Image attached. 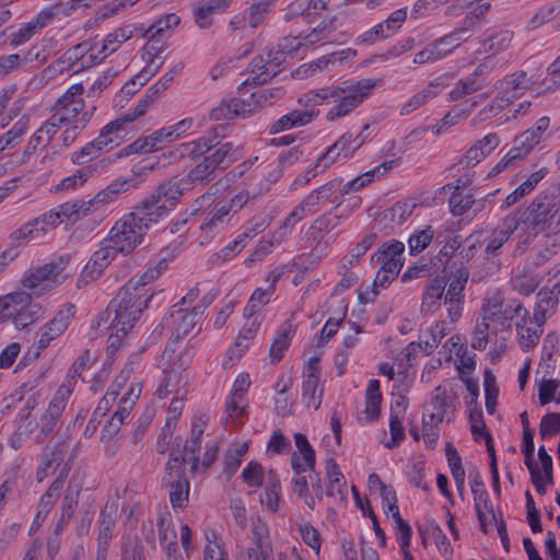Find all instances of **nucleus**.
<instances>
[{
	"mask_svg": "<svg viewBox=\"0 0 560 560\" xmlns=\"http://www.w3.org/2000/svg\"><path fill=\"white\" fill-rule=\"evenodd\" d=\"M375 85L376 81L373 79H363L353 84L343 82L340 85L310 91L299 98V103L306 108L325 103H335L326 114L328 121H335L349 115L360 106L372 93Z\"/></svg>",
	"mask_w": 560,
	"mask_h": 560,
	"instance_id": "obj_1",
	"label": "nucleus"
},
{
	"mask_svg": "<svg viewBox=\"0 0 560 560\" xmlns=\"http://www.w3.org/2000/svg\"><path fill=\"white\" fill-rule=\"evenodd\" d=\"M526 223L527 237L523 242L526 246L529 244L532 236H537L539 233L550 235L552 220L556 219L559 207L555 200L548 195H538L533 201L523 210Z\"/></svg>",
	"mask_w": 560,
	"mask_h": 560,
	"instance_id": "obj_2",
	"label": "nucleus"
},
{
	"mask_svg": "<svg viewBox=\"0 0 560 560\" xmlns=\"http://www.w3.org/2000/svg\"><path fill=\"white\" fill-rule=\"evenodd\" d=\"M159 306V296L154 293L148 294V291L141 292L137 285H131L129 281L106 307L108 315H140L145 310H155Z\"/></svg>",
	"mask_w": 560,
	"mask_h": 560,
	"instance_id": "obj_3",
	"label": "nucleus"
},
{
	"mask_svg": "<svg viewBox=\"0 0 560 560\" xmlns=\"http://www.w3.org/2000/svg\"><path fill=\"white\" fill-rule=\"evenodd\" d=\"M70 259V255H65L42 267L31 269L23 277V287L32 290L35 294H43L51 290L68 278L63 271Z\"/></svg>",
	"mask_w": 560,
	"mask_h": 560,
	"instance_id": "obj_4",
	"label": "nucleus"
},
{
	"mask_svg": "<svg viewBox=\"0 0 560 560\" xmlns=\"http://www.w3.org/2000/svg\"><path fill=\"white\" fill-rule=\"evenodd\" d=\"M162 483L170 489V502L173 509H184L189 501L190 483L186 478L185 458L179 459L175 453L170 454Z\"/></svg>",
	"mask_w": 560,
	"mask_h": 560,
	"instance_id": "obj_5",
	"label": "nucleus"
},
{
	"mask_svg": "<svg viewBox=\"0 0 560 560\" xmlns=\"http://www.w3.org/2000/svg\"><path fill=\"white\" fill-rule=\"evenodd\" d=\"M147 231L137 222L135 215L128 213L118 220L109 230L107 242L122 254H130L143 242Z\"/></svg>",
	"mask_w": 560,
	"mask_h": 560,
	"instance_id": "obj_6",
	"label": "nucleus"
},
{
	"mask_svg": "<svg viewBox=\"0 0 560 560\" xmlns=\"http://www.w3.org/2000/svg\"><path fill=\"white\" fill-rule=\"evenodd\" d=\"M495 88L499 92L490 106V110L499 113L514 98L520 97L525 90L529 89L527 73L522 70L516 71L499 81Z\"/></svg>",
	"mask_w": 560,
	"mask_h": 560,
	"instance_id": "obj_7",
	"label": "nucleus"
},
{
	"mask_svg": "<svg viewBox=\"0 0 560 560\" xmlns=\"http://www.w3.org/2000/svg\"><path fill=\"white\" fill-rule=\"evenodd\" d=\"M71 393V381H68V384H63L58 388L55 396L50 400L46 411L40 417V430L37 436L38 442H42L50 433H52L59 418L61 417L67 406V401Z\"/></svg>",
	"mask_w": 560,
	"mask_h": 560,
	"instance_id": "obj_8",
	"label": "nucleus"
},
{
	"mask_svg": "<svg viewBox=\"0 0 560 560\" xmlns=\"http://www.w3.org/2000/svg\"><path fill=\"white\" fill-rule=\"evenodd\" d=\"M170 210L171 209L164 201H161L153 194H150L139 206L135 207V210L130 213L135 215L137 222L148 232L154 224L167 217Z\"/></svg>",
	"mask_w": 560,
	"mask_h": 560,
	"instance_id": "obj_9",
	"label": "nucleus"
},
{
	"mask_svg": "<svg viewBox=\"0 0 560 560\" xmlns=\"http://www.w3.org/2000/svg\"><path fill=\"white\" fill-rule=\"evenodd\" d=\"M3 312H9L8 315H37L45 310L32 301L30 293L18 291L0 296V313Z\"/></svg>",
	"mask_w": 560,
	"mask_h": 560,
	"instance_id": "obj_10",
	"label": "nucleus"
},
{
	"mask_svg": "<svg viewBox=\"0 0 560 560\" xmlns=\"http://www.w3.org/2000/svg\"><path fill=\"white\" fill-rule=\"evenodd\" d=\"M405 250L404 243L392 240L382 245V247L372 255L371 260L380 264L382 269L390 273V277H397L401 267V255Z\"/></svg>",
	"mask_w": 560,
	"mask_h": 560,
	"instance_id": "obj_11",
	"label": "nucleus"
},
{
	"mask_svg": "<svg viewBox=\"0 0 560 560\" xmlns=\"http://www.w3.org/2000/svg\"><path fill=\"white\" fill-rule=\"evenodd\" d=\"M117 253H120L116 247L107 242V237L101 242V246L93 253L90 260L83 268V276L89 277L94 281L101 277L103 271L115 259Z\"/></svg>",
	"mask_w": 560,
	"mask_h": 560,
	"instance_id": "obj_12",
	"label": "nucleus"
},
{
	"mask_svg": "<svg viewBox=\"0 0 560 560\" xmlns=\"http://www.w3.org/2000/svg\"><path fill=\"white\" fill-rule=\"evenodd\" d=\"M294 443L298 452L291 456V466L294 475H302L303 472H314L315 468V451L311 446L306 436L303 433L294 434Z\"/></svg>",
	"mask_w": 560,
	"mask_h": 560,
	"instance_id": "obj_13",
	"label": "nucleus"
},
{
	"mask_svg": "<svg viewBox=\"0 0 560 560\" xmlns=\"http://www.w3.org/2000/svg\"><path fill=\"white\" fill-rule=\"evenodd\" d=\"M223 126H217L208 136H203L197 140L183 143L180 145L182 155H186L191 160L203 156L207 152L220 144V141L223 138Z\"/></svg>",
	"mask_w": 560,
	"mask_h": 560,
	"instance_id": "obj_14",
	"label": "nucleus"
},
{
	"mask_svg": "<svg viewBox=\"0 0 560 560\" xmlns=\"http://www.w3.org/2000/svg\"><path fill=\"white\" fill-rule=\"evenodd\" d=\"M545 322L546 317H522V322L517 323L520 345L524 351H528L537 345Z\"/></svg>",
	"mask_w": 560,
	"mask_h": 560,
	"instance_id": "obj_15",
	"label": "nucleus"
},
{
	"mask_svg": "<svg viewBox=\"0 0 560 560\" xmlns=\"http://www.w3.org/2000/svg\"><path fill=\"white\" fill-rule=\"evenodd\" d=\"M191 189L190 182L183 176L162 182L151 194L164 201L165 205L170 202L174 207L179 198Z\"/></svg>",
	"mask_w": 560,
	"mask_h": 560,
	"instance_id": "obj_16",
	"label": "nucleus"
},
{
	"mask_svg": "<svg viewBox=\"0 0 560 560\" xmlns=\"http://www.w3.org/2000/svg\"><path fill=\"white\" fill-rule=\"evenodd\" d=\"M470 478V488L474 495L475 509L480 522L481 527L486 526L487 516L485 512H488L494 518L493 508L489 500V494L485 489L483 481L481 477L476 474L475 476L469 475Z\"/></svg>",
	"mask_w": 560,
	"mask_h": 560,
	"instance_id": "obj_17",
	"label": "nucleus"
},
{
	"mask_svg": "<svg viewBox=\"0 0 560 560\" xmlns=\"http://www.w3.org/2000/svg\"><path fill=\"white\" fill-rule=\"evenodd\" d=\"M68 471H61L60 475L55 479V481L50 485L48 490L40 498L37 513L34 517V524L37 526L45 520L48 513L51 511L52 506L57 502L60 495V490L62 489Z\"/></svg>",
	"mask_w": 560,
	"mask_h": 560,
	"instance_id": "obj_18",
	"label": "nucleus"
},
{
	"mask_svg": "<svg viewBox=\"0 0 560 560\" xmlns=\"http://www.w3.org/2000/svg\"><path fill=\"white\" fill-rule=\"evenodd\" d=\"M138 183L139 180L136 176L115 179L107 185L106 188L98 191L93 199H90V201H93V206L109 203L114 201L118 195L137 187Z\"/></svg>",
	"mask_w": 560,
	"mask_h": 560,
	"instance_id": "obj_19",
	"label": "nucleus"
},
{
	"mask_svg": "<svg viewBox=\"0 0 560 560\" xmlns=\"http://www.w3.org/2000/svg\"><path fill=\"white\" fill-rule=\"evenodd\" d=\"M454 319L439 320L432 327H428L421 330L419 336V346L421 349L431 353L435 348L439 347L441 340L450 332L453 328Z\"/></svg>",
	"mask_w": 560,
	"mask_h": 560,
	"instance_id": "obj_20",
	"label": "nucleus"
},
{
	"mask_svg": "<svg viewBox=\"0 0 560 560\" xmlns=\"http://www.w3.org/2000/svg\"><path fill=\"white\" fill-rule=\"evenodd\" d=\"M285 48H288V45L280 43L277 49L271 48L266 51L269 67L268 72H259L253 77L252 82L254 84L262 85L280 71V67L288 57V50H285Z\"/></svg>",
	"mask_w": 560,
	"mask_h": 560,
	"instance_id": "obj_21",
	"label": "nucleus"
},
{
	"mask_svg": "<svg viewBox=\"0 0 560 560\" xmlns=\"http://www.w3.org/2000/svg\"><path fill=\"white\" fill-rule=\"evenodd\" d=\"M466 182L463 178L457 179V185L446 184L444 189H453L448 200L450 210L454 215H463L476 203L470 194L464 192Z\"/></svg>",
	"mask_w": 560,
	"mask_h": 560,
	"instance_id": "obj_22",
	"label": "nucleus"
},
{
	"mask_svg": "<svg viewBox=\"0 0 560 560\" xmlns=\"http://www.w3.org/2000/svg\"><path fill=\"white\" fill-rule=\"evenodd\" d=\"M232 0H209L194 9V19L200 28H209L212 25V15L223 13Z\"/></svg>",
	"mask_w": 560,
	"mask_h": 560,
	"instance_id": "obj_23",
	"label": "nucleus"
},
{
	"mask_svg": "<svg viewBox=\"0 0 560 560\" xmlns=\"http://www.w3.org/2000/svg\"><path fill=\"white\" fill-rule=\"evenodd\" d=\"M317 115L318 110H314L313 108L306 110L294 109L273 122L270 132L277 133L290 128L304 126L311 122Z\"/></svg>",
	"mask_w": 560,
	"mask_h": 560,
	"instance_id": "obj_24",
	"label": "nucleus"
},
{
	"mask_svg": "<svg viewBox=\"0 0 560 560\" xmlns=\"http://www.w3.org/2000/svg\"><path fill=\"white\" fill-rule=\"evenodd\" d=\"M448 407L450 400L446 390L439 386L433 390L430 401L424 407L423 417L429 421L440 423L443 421Z\"/></svg>",
	"mask_w": 560,
	"mask_h": 560,
	"instance_id": "obj_25",
	"label": "nucleus"
},
{
	"mask_svg": "<svg viewBox=\"0 0 560 560\" xmlns=\"http://www.w3.org/2000/svg\"><path fill=\"white\" fill-rule=\"evenodd\" d=\"M210 165L217 170H225L230 164L240 159L238 148H235L232 142L222 143L213 153L206 156Z\"/></svg>",
	"mask_w": 560,
	"mask_h": 560,
	"instance_id": "obj_26",
	"label": "nucleus"
},
{
	"mask_svg": "<svg viewBox=\"0 0 560 560\" xmlns=\"http://www.w3.org/2000/svg\"><path fill=\"white\" fill-rule=\"evenodd\" d=\"M180 19L175 13H168L154 21L143 33V37L161 39L170 36L173 28L178 26Z\"/></svg>",
	"mask_w": 560,
	"mask_h": 560,
	"instance_id": "obj_27",
	"label": "nucleus"
},
{
	"mask_svg": "<svg viewBox=\"0 0 560 560\" xmlns=\"http://www.w3.org/2000/svg\"><path fill=\"white\" fill-rule=\"evenodd\" d=\"M319 376L314 373H305L302 382L303 404L313 409H318L322 404V390L317 394Z\"/></svg>",
	"mask_w": 560,
	"mask_h": 560,
	"instance_id": "obj_28",
	"label": "nucleus"
},
{
	"mask_svg": "<svg viewBox=\"0 0 560 560\" xmlns=\"http://www.w3.org/2000/svg\"><path fill=\"white\" fill-rule=\"evenodd\" d=\"M125 128V125L121 122L119 118L110 121L100 132L97 139H95L96 143L100 147L101 151H107L117 147L121 137L119 132Z\"/></svg>",
	"mask_w": 560,
	"mask_h": 560,
	"instance_id": "obj_29",
	"label": "nucleus"
},
{
	"mask_svg": "<svg viewBox=\"0 0 560 560\" xmlns=\"http://www.w3.org/2000/svg\"><path fill=\"white\" fill-rule=\"evenodd\" d=\"M246 112L244 102L237 98H223L220 104L209 113L211 120L232 119Z\"/></svg>",
	"mask_w": 560,
	"mask_h": 560,
	"instance_id": "obj_30",
	"label": "nucleus"
},
{
	"mask_svg": "<svg viewBox=\"0 0 560 560\" xmlns=\"http://www.w3.org/2000/svg\"><path fill=\"white\" fill-rule=\"evenodd\" d=\"M93 201L78 200L65 202L58 207V210L62 222L68 220L74 223L91 213Z\"/></svg>",
	"mask_w": 560,
	"mask_h": 560,
	"instance_id": "obj_31",
	"label": "nucleus"
},
{
	"mask_svg": "<svg viewBox=\"0 0 560 560\" xmlns=\"http://www.w3.org/2000/svg\"><path fill=\"white\" fill-rule=\"evenodd\" d=\"M382 402V394L380 390V382L371 380L369 382L365 395V417L368 421H375L380 416Z\"/></svg>",
	"mask_w": 560,
	"mask_h": 560,
	"instance_id": "obj_32",
	"label": "nucleus"
},
{
	"mask_svg": "<svg viewBox=\"0 0 560 560\" xmlns=\"http://www.w3.org/2000/svg\"><path fill=\"white\" fill-rule=\"evenodd\" d=\"M80 491L81 488L78 486H68L66 494L62 500L61 515L57 524V529H62L73 516L74 511L78 506Z\"/></svg>",
	"mask_w": 560,
	"mask_h": 560,
	"instance_id": "obj_33",
	"label": "nucleus"
},
{
	"mask_svg": "<svg viewBox=\"0 0 560 560\" xmlns=\"http://www.w3.org/2000/svg\"><path fill=\"white\" fill-rule=\"evenodd\" d=\"M280 490L281 486L279 476L271 469L267 475L265 495L261 498V503L272 512H276L279 508Z\"/></svg>",
	"mask_w": 560,
	"mask_h": 560,
	"instance_id": "obj_34",
	"label": "nucleus"
},
{
	"mask_svg": "<svg viewBox=\"0 0 560 560\" xmlns=\"http://www.w3.org/2000/svg\"><path fill=\"white\" fill-rule=\"evenodd\" d=\"M294 330V326L290 322L285 323L279 330L270 347L269 354L272 363H278L283 358V353L290 346L291 336Z\"/></svg>",
	"mask_w": 560,
	"mask_h": 560,
	"instance_id": "obj_35",
	"label": "nucleus"
},
{
	"mask_svg": "<svg viewBox=\"0 0 560 560\" xmlns=\"http://www.w3.org/2000/svg\"><path fill=\"white\" fill-rule=\"evenodd\" d=\"M486 85L483 79H476L474 77H466L460 79L455 88L450 92L448 96L451 101H457L466 95L472 94Z\"/></svg>",
	"mask_w": 560,
	"mask_h": 560,
	"instance_id": "obj_36",
	"label": "nucleus"
},
{
	"mask_svg": "<svg viewBox=\"0 0 560 560\" xmlns=\"http://www.w3.org/2000/svg\"><path fill=\"white\" fill-rule=\"evenodd\" d=\"M489 10L490 3L488 2L477 5L457 23V26L472 34V32L481 25Z\"/></svg>",
	"mask_w": 560,
	"mask_h": 560,
	"instance_id": "obj_37",
	"label": "nucleus"
},
{
	"mask_svg": "<svg viewBox=\"0 0 560 560\" xmlns=\"http://www.w3.org/2000/svg\"><path fill=\"white\" fill-rule=\"evenodd\" d=\"M214 172L215 170L210 165L209 160L203 156V159L184 177L190 182V187L194 188L197 184H206L210 182Z\"/></svg>",
	"mask_w": 560,
	"mask_h": 560,
	"instance_id": "obj_38",
	"label": "nucleus"
},
{
	"mask_svg": "<svg viewBox=\"0 0 560 560\" xmlns=\"http://www.w3.org/2000/svg\"><path fill=\"white\" fill-rule=\"evenodd\" d=\"M132 37V31L128 27H119L115 30L113 33H109L102 42V47L100 49L101 54L104 56H108L116 51L119 46Z\"/></svg>",
	"mask_w": 560,
	"mask_h": 560,
	"instance_id": "obj_39",
	"label": "nucleus"
},
{
	"mask_svg": "<svg viewBox=\"0 0 560 560\" xmlns=\"http://www.w3.org/2000/svg\"><path fill=\"white\" fill-rule=\"evenodd\" d=\"M513 39V33L510 31H501L485 40L481 45L486 54L495 55L509 47Z\"/></svg>",
	"mask_w": 560,
	"mask_h": 560,
	"instance_id": "obj_40",
	"label": "nucleus"
},
{
	"mask_svg": "<svg viewBox=\"0 0 560 560\" xmlns=\"http://www.w3.org/2000/svg\"><path fill=\"white\" fill-rule=\"evenodd\" d=\"M248 451L247 443H242L235 448H232L225 453L224 456V469L223 472L230 478L232 477L238 467L241 466L244 456Z\"/></svg>",
	"mask_w": 560,
	"mask_h": 560,
	"instance_id": "obj_41",
	"label": "nucleus"
},
{
	"mask_svg": "<svg viewBox=\"0 0 560 560\" xmlns=\"http://www.w3.org/2000/svg\"><path fill=\"white\" fill-rule=\"evenodd\" d=\"M68 327L66 317H52L38 340L39 348H46L50 341L60 336Z\"/></svg>",
	"mask_w": 560,
	"mask_h": 560,
	"instance_id": "obj_42",
	"label": "nucleus"
},
{
	"mask_svg": "<svg viewBox=\"0 0 560 560\" xmlns=\"http://www.w3.org/2000/svg\"><path fill=\"white\" fill-rule=\"evenodd\" d=\"M173 323L172 327L174 329L172 334L173 341H179L182 338L190 335L191 332L198 334L200 331V327L198 326V320L195 317H172Z\"/></svg>",
	"mask_w": 560,
	"mask_h": 560,
	"instance_id": "obj_43",
	"label": "nucleus"
},
{
	"mask_svg": "<svg viewBox=\"0 0 560 560\" xmlns=\"http://www.w3.org/2000/svg\"><path fill=\"white\" fill-rule=\"evenodd\" d=\"M536 308L533 315H546L549 307H553L560 299V281L553 287V290H540L537 294Z\"/></svg>",
	"mask_w": 560,
	"mask_h": 560,
	"instance_id": "obj_44",
	"label": "nucleus"
},
{
	"mask_svg": "<svg viewBox=\"0 0 560 560\" xmlns=\"http://www.w3.org/2000/svg\"><path fill=\"white\" fill-rule=\"evenodd\" d=\"M159 540L163 546V549L167 552L171 558V553L177 551V536L171 525L165 522L164 518H160L158 522Z\"/></svg>",
	"mask_w": 560,
	"mask_h": 560,
	"instance_id": "obj_45",
	"label": "nucleus"
},
{
	"mask_svg": "<svg viewBox=\"0 0 560 560\" xmlns=\"http://www.w3.org/2000/svg\"><path fill=\"white\" fill-rule=\"evenodd\" d=\"M207 544L203 551V560H229L228 555L222 550L218 535L213 530L205 533Z\"/></svg>",
	"mask_w": 560,
	"mask_h": 560,
	"instance_id": "obj_46",
	"label": "nucleus"
},
{
	"mask_svg": "<svg viewBox=\"0 0 560 560\" xmlns=\"http://www.w3.org/2000/svg\"><path fill=\"white\" fill-rule=\"evenodd\" d=\"M434 237V230L431 225H427L424 229L417 231L409 237L410 254L421 253L432 242Z\"/></svg>",
	"mask_w": 560,
	"mask_h": 560,
	"instance_id": "obj_47",
	"label": "nucleus"
},
{
	"mask_svg": "<svg viewBox=\"0 0 560 560\" xmlns=\"http://www.w3.org/2000/svg\"><path fill=\"white\" fill-rule=\"evenodd\" d=\"M539 283L540 278L538 276L528 273L527 270L512 279L513 289L526 296L532 294L537 289Z\"/></svg>",
	"mask_w": 560,
	"mask_h": 560,
	"instance_id": "obj_48",
	"label": "nucleus"
},
{
	"mask_svg": "<svg viewBox=\"0 0 560 560\" xmlns=\"http://www.w3.org/2000/svg\"><path fill=\"white\" fill-rule=\"evenodd\" d=\"M376 237V233H371L364 236L363 240L360 243H358L355 247L352 248L349 256H346L343 258V268L354 266L359 261L360 257L363 256L371 248Z\"/></svg>",
	"mask_w": 560,
	"mask_h": 560,
	"instance_id": "obj_49",
	"label": "nucleus"
},
{
	"mask_svg": "<svg viewBox=\"0 0 560 560\" xmlns=\"http://www.w3.org/2000/svg\"><path fill=\"white\" fill-rule=\"evenodd\" d=\"M273 293V285L269 284L267 289H256L249 301L245 307V312L247 315H255L260 311V308L267 304L270 300L271 294Z\"/></svg>",
	"mask_w": 560,
	"mask_h": 560,
	"instance_id": "obj_50",
	"label": "nucleus"
},
{
	"mask_svg": "<svg viewBox=\"0 0 560 560\" xmlns=\"http://www.w3.org/2000/svg\"><path fill=\"white\" fill-rule=\"evenodd\" d=\"M265 470L257 462H249L242 471L243 481L252 488H258L262 485Z\"/></svg>",
	"mask_w": 560,
	"mask_h": 560,
	"instance_id": "obj_51",
	"label": "nucleus"
},
{
	"mask_svg": "<svg viewBox=\"0 0 560 560\" xmlns=\"http://www.w3.org/2000/svg\"><path fill=\"white\" fill-rule=\"evenodd\" d=\"M95 43L91 40H84L77 44L71 49L65 52V60L68 61V66L74 67L79 61L84 60L85 56L95 49Z\"/></svg>",
	"mask_w": 560,
	"mask_h": 560,
	"instance_id": "obj_52",
	"label": "nucleus"
},
{
	"mask_svg": "<svg viewBox=\"0 0 560 560\" xmlns=\"http://www.w3.org/2000/svg\"><path fill=\"white\" fill-rule=\"evenodd\" d=\"M136 317H114L109 323L108 328L113 330L109 336L110 345L114 346L121 337L132 328Z\"/></svg>",
	"mask_w": 560,
	"mask_h": 560,
	"instance_id": "obj_53",
	"label": "nucleus"
},
{
	"mask_svg": "<svg viewBox=\"0 0 560 560\" xmlns=\"http://www.w3.org/2000/svg\"><path fill=\"white\" fill-rule=\"evenodd\" d=\"M429 535L433 538L436 548L446 560H451L453 548L442 528L436 524H431L428 528Z\"/></svg>",
	"mask_w": 560,
	"mask_h": 560,
	"instance_id": "obj_54",
	"label": "nucleus"
},
{
	"mask_svg": "<svg viewBox=\"0 0 560 560\" xmlns=\"http://www.w3.org/2000/svg\"><path fill=\"white\" fill-rule=\"evenodd\" d=\"M273 0H259L254 2L248 9V23L252 28H256L264 18L269 13Z\"/></svg>",
	"mask_w": 560,
	"mask_h": 560,
	"instance_id": "obj_55",
	"label": "nucleus"
},
{
	"mask_svg": "<svg viewBox=\"0 0 560 560\" xmlns=\"http://www.w3.org/2000/svg\"><path fill=\"white\" fill-rule=\"evenodd\" d=\"M26 131V122L22 119L13 125V127L0 137V152L5 150L7 148L15 147L21 137Z\"/></svg>",
	"mask_w": 560,
	"mask_h": 560,
	"instance_id": "obj_56",
	"label": "nucleus"
},
{
	"mask_svg": "<svg viewBox=\"0 0 560 560\" xmlns=\"http://www.w3.org/2000/svg\"><path fill=\"white\" fill-rule=\"evenodd\" d=\"M402 415L399 412H392L389 429L392 439L390 441L384 442L385 447L395 448L405 438V429L402 427Z\"/></svg>",
	"mask_w": 560,
	"mask_h": 560,
	"instance_id": "obj_57",
	"label": "nucleus"
},
{
	"mask_svg": "<svg viewBox=\"0 0 560 560\" xmlns=\"http://www.w3.org/2000/svg\"><path fill=\"white\" fill-rule=\"evenodd\" d=\"M524 217V212L520 210L510 213L502 220L501 228L498 229L497 231H499L502 234H505V236H508L509 238L520 228H524V230L526 231L525 220L522 221Z\"/></svg>",
	"mask_w": 560,
	"mask_h": 560,
	"instance_id": "obj_58",
	"label": "nucleus"
},
{
	"mask_svg": "<svg viewBox=\"0 0 560 560\" xmlns=\"http://www.w3.org/2000/svg\"><path fill=\"white\" fill-rule=\"evenodd\" d=\"M560 432V413L550 412L542 417L539 434L542 440L550 439Z\"/></svg>",
	"mask_w": 560,
	"mask_h": 560,
	"instance_id": "obj_59",
	"label": "nucleus"
},
{
	"mask_svg": "<svg viewBox=\"0 0 560 560\" xmlns=\"http://www.w3.org/2000/svg\"><path fill=\"white\" fill-rule=\"evenodd\" d=\"M469 272L465 268H459L454 277L450 279L445 299H459L464 285L468 279Z\"/></svg>",
	"mask_w": 560,
	"mask_h": 560,
	"instance_id": "obj_60",
	"label": "nucleus"
},
{
	"mask_svg": "<svg viewBox=\"0 0 560 560\" xmlns=\"http://www.w3.org/2000/svg\"><path fill=\"white\" fill-rule=\"evenodd\" d=\"M504 298L500 290L489 291L483 300L481 311L489 315H500Z\"/></svg>",
	"mask_w": 560,
	"mask_h": 560,
	"instance_id": "obj_61",
	"label": "nucleus"
},
{
	"mask_svg": "<svg viewBox=\"0 0 560 560\" xmlns=\"http://www.w3.org/2000/svg\"><path fill=\"white\" fill-rule=\"evenodd\" d=\"M92 175L90 167H84L75 171L72 175L63 178L57 186L56 190L74 189L82 185Z\"/></svg>",
	"mask_w": 560,
	"mask_h": 560,
	"instance_id": "obj_62",
	"label": "nucleus"
},
{
	"mask_svg": "<svg viewBox=\"0 0 560 560\" xmlns=\"http://www.w3.org/2000/svg\"><path fill=\"white\" fill-rule=\"evenodd\" d=\"M393 34L386 30V25L384 22L376 24L369 31L364 32L357 38V43L359 44H374L377 40H382L388 38Z\"/></svg>",
	"mask_w": 560,
	"mask_h": 560,
	"instance_id": "obj_63",
	"label": "nucleus"
},
{
	"mask_svg": "<svg viewBox=\"0 0 560 560\" xmlns=\"http://www.w3.org/2000/svg\"><path fill=\"white\" fill-rule=\"evenodd\" d=\"M293 492L296 493L301 499H303L304 503L311 509L314 510L316 502L315 499L310 494L308 490V481L305 476L295 475L292 479Z\"/></svg>",
	"mask_w": 560,
	"mask_h": 560,
	"instance_id": "obj_64",
	"label": "nucleus"
}]
</instances>
